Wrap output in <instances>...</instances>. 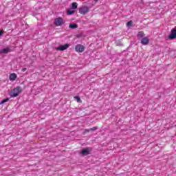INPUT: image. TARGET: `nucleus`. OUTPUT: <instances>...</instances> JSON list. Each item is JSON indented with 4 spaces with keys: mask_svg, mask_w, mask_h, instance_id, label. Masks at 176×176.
I'll use <instances>...</instances> for the list:
<instances>
[{
    "mask_svg": "<svg viewBox=\"0 0 176 176\" xmlns=\"http://www.w3.org/2000/svg\"><path fill=\"white\" fill-rule=\"evenodd\" d=\"M142 45H148L149 43V38L148 37H144L141 40Z\"/></svg>",
    "mask_w": 176,
    "mask_h": 176,
    "instance_id": "1a4fd4ad",
    "label": "nucleus"
},
{
    "mask_svg": "<svg viewBox=\"0 0 176 176\" xmlns=\"http://www.w3.org/2000/svg\"><path fill=\"white\" fill-rule=\"evenodd\" d=\"M71 9H78V3L76 2L72 3Z\"/></svg>",
    "mask_w": 176,
    "mask_h": 176,
    "instance_id": "ddd939ff",
    "label": "nucleus"
},
{
    "mask_svg": "<svg viewBox=\"0 0 176 176\" xmlns=\"http://www.w3.org/2000/svg\"><path fill=\"white\" fill-rule=\"evenodd\" d=\"M79 13H80V14H86V13H89V7L87 6L81 7L79 9Z\"/></svg>",
    "mask_w": 176,
    "mask_h": 176,
    "instance_id": "39448f33",
    "label": "nucleus"
},
{
    "mask_svg": "<svg viewBox=\"0 0 176 176\" xmlns=\"http://www.w3.org/2000/svg\"><path fill=\"white\" fill-rule=\"evenodd\" d=\"M98 129V127L97 126H94L93 128L89 129L90 131H96V130H97Z\"/></svg>",
    "mask_w": 176,
    "mask_h": 176,
    "instance_id": "a211bd4d",
    "label": "nucleus"
},
{
    "mask_svg": "<svg viewBox=\"0 0 176 176\" xmlns=\"http://www.w3.org/2000/svg\"><path fill=\"white\" fill-rule=\"evenodd\" d=\"M94 2H98V0H94Z\"/></svg>",
    "mask_w": 176,
    "mask_h": 176,
    "instance_id": "4be33fe9",
    "label": "nucleus"
},
{
    "mask_svg": "<svg viewBox=\"0 0 176 176\" xmlns=\"http://www.w3.org/2000/svg\"><path fill=\"white\" fill-rule=\"evenodd\" d=\"M17 79V74L13 73L10 75V80H16Z\"/></svg>",
    "mask_w": 176,
    "mask_h": 176,
    "instance_id": "9b49d317",
    "label": "nucleus"
},
{
    "mask_svg": "<svg viewBox=\"0 0 176 176\" xmlns=\"http://www.w3.org/2000/svg\"><path fill=\"white\" fill-rule=\"evenodd\" d=\"M10 98H7L6 99H3L1 102H0V105H2V104H5V102H8V101H9Z\"/></svg>",
    "mask_w": 176,
    "mask_h": 176,
    "instance_id": "2eb2a0df",
    "label": "nucleus"
},
{
    "mask_svg": "<svg viewBox=\"0 0 176 176\" xmlns=\"http://www.w3.org/2000/svg\"><path fill=\"white\" fill-rule=\"evenodd\" d=\"M22 71H23V72H25V71H27V68L22 69Z\"/></svg>",
    "mask_w": 176,
    "mask_h": 176,
    "instance_id": "412c9836",
    "label": "nucleus"
},
{
    "mask_svg": "<svg viewBox=\"0 0 176 176\" xmlns=\"http://www.w3.org/2000/svg\"><path fill=\"white\" fill-rule=\"evenodd\" d=\"M54 24L56 27H60V25H63V24H64V20L61 17L56 18L54 19Z\"/></svg>",
    "mask_w": 176,
    "mask_h": 176,
    "instance_id": "7ed1b4c3",
    "label": "nucleus"
},
{
    "mask_svg": "<svg viewBox=\"0 0 176 176\" xmlns=\"http://www.w3.org/2000/svg\"><path fill=\"white\" fill-rule=\"evenodd\" d=\"M168 39H176V28L171 30Z\"/></svg>",
    "mask_w": 176,
    "mask_h": 176,
    "instance_id": "20e7f679",
    "label": "nucleus"
},
{
    "mask_svg": "<svg viewBox=\"0 0 176 176\" xmlns=\"http://www.w3.org/2000/svg\"><path fill=\"white\" fill-rule=\"evenodd\" d=\"M126 27H129V28L133 27V21H128L126 23Z\"/></svg>",
    "mask_w": 176,
    "mask_h": 176,
    "instance_id": "dca6fc26",
    "label": "nucleus"
},
{
    "mask_svg": "<svg viewBox=\"0 0 176 176\" xmlns=\"http://www.w3.org/2000/svg\"><path fill=\"white\" fill-rule=\"evenodd\" d=\"M9 52H12V50H10V48H3L1 50H0V53L1 54H8Z\"/></svg>",
    "mask_w": 176,
    "mask_h": 176,
    "instance_id": "6e6552de",
    "label": "nucleus"
},
{
    "mask_svg": "<svg viewBox=\"0 0 176 176\" xmlns=\"http://www.w3.org/2000/svg\"><path fill=\"white\" fill-rule=\"evenodd\" d=\"M65 45H68L67 43H66Z\"/></svg>",
    "mask_w": 176,
    "mask_h": 176,
    "instance_id": "5701e85b",
    "label": "nucleus"
},
{
    "mask_svg": "<svg viewBox=\"0 0 176 176\" xmlns=\"http://www.w3.org/2000/svg\"><path fill=\"white\" fill-rule=\"evenodd\" d=\"M23 88L21 87H16L13 89L10 93V96L12 98H14V97H17L20 93H22Z\"/></svg>",
    "mask_w": 176,
    "mask_h": 176,
    "instance_id": "f257e3e1",
    "label": "nucleus"
},
{
    "mask_svg": "<svg viewBox=\"0 0 176 176\" xmlns=\"http://www.w3.org/2000/svg\"><path fill=\"white\" fill-rule=\"evenodd\" d=\"M75 13V10H72V8L67 10V14L71 15Z\"/></svg>",
    "mask_w": 176,
    "mask_h": 176,
    "instance_id": "4468645a",
    "label": "nucleus"
},
{
    "mask_svg": "<svg viewBox=\"0 0 176 176\" xmlns=\"http://www.w3.org/2000/svg\"><path fill=\"white\" fill-rule=\"evenodd\" d=\"M69 47V45H60L58 47L56 48V50H60L63 52V50H67Z\"/></svg>",
    "mask_w": 176,
    "mask_h": 176,
    "instance_id": "0eeeda50",
    "label": "nucleus"
},
{
    "mask_svg": "<svg viewBox=\"0 0 176 176\" xmlns=\"http://www.w3.org/2000/svg\"><path fill=\"white\" fill-rule=\"evenodd\" d=\"M91 151H93L91 147H87L85 148H82L80 153L82 155V156H87V155H90Z\"/></svg>",
    "mask_w": 176,
    "mask_h": 176,
    "instance_id": "f03ea898",
    "label": "nucleus"
},
{
    "mask_svg": "<svg viewBox=\"0 0 176 176\" xmlns=\"http://www.w3.org/2000/svg\"><path fill=\"white\" fill-rule=\"evenodd\" d=\"M85 133H89L90 132V129H85Z\"/></svg>",
    "mask_w": 176,
    "mask_h": 176,
    "instance_id": "aec40b11",
    "label": "nucleus"
},
{
    "mask_svg": "<svg viewBox=\"0 0 176 176\" xmlns=\"http://www.w3.org/2000/svg\"><path fill=\"white\" fill-rule=\"evenodd\" d=\"M137 36L138 39H142L144 36H145V34L144 33V32L141 31L138 33Z\"/></svg>",
    "mask_w": 176,
    "mask_h": 176,
    "instance_id": "9d476101",
    "label": "nucleus"
},
{
    "mask_svg": "<svg viewBox=\"0 0 176 176\" xmlns=\"http://www.w3.org/2000/svg\"><path fill=\"white\" fill-rule=\"evenodd\" d=\"M74 98L77 100V102H82V100H80V97L75 96Z\"/></svg>",
    "mask_w": 176,
    "mask_h": 176,
    "instance_id": "f3484780",
    "label": "nucleus"
},
{
    "mask_svg": "<svg viewBox=\"0 0 176 176\" xmlns=\"http://www.w3.org/2000/svg\"><path fill=\"white\" fill-rule=\"evenodd\" d=\"M69 28H71L72 30H75V28H78V25H76V23H71L69 25Z\"/></svg>",
    "mask_w": 176,
    "mask_h": 176,
    "instance_id": "f8f14e48",
    "label": "nucleus"
},
{
    "mask_svg": "<svg viewBox=\"0 0 176 176\" xmlns=\"http://www.w3.org/2000/svg\"><path fill=\"white\" fill-rule=\"evenodd\" d=\"M2 35H3V30H0V37H1Z\"/></svg>",
    "mask_w": 176,
    "mask_h": 176,
    "instance_id": "6ab92c4d",
    "label": "nucleus"
},
{
    "mask_svg": "<svg viewBox=\"0 0 176 176\" xmlns=\"http://www.w3.org/2000/svg\"><path fill=\"white\" fill-rule=\"evenodd\" d=\"M76 51H77L78 53H82L85 52V46L82 45H77L75 47Z\"/></svg>",
    "mask_w": 176,
    "mask_h": 176,
    "instance_id": "423d86ee",
    "label": "nucleus"
}]
</instances>
